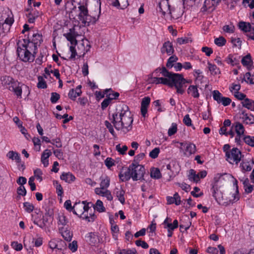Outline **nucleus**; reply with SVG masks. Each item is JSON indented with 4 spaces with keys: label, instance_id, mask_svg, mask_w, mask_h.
Returning a JSON list of instances; mask_svg holds the SVG:
<instances>
[{
    "label": "nucleus",
    "instance_id": "obj_49",
    "mask_svg": "<svg viewBox=\"0 0 254 254\" xmlns=\"http://www.w3.org/2000/svg\"><path fill=\"white\" fill-rule=\"evenodd\" d=\"M234 186L236 187V193H234V201H238L240 197L239 195V190H238V181L237 180L235 179L234 182Z\"/></svg>",
    "mask_w": 254,
    "mask_h": 254
},
{
    "label": "nucleus",
    "instance_id": "obj_58",
    "mask_svg": "<svg viewBox=\"0 0 254 254\" xmlns=\"http://www.w3.org/2000/svg\"><path fill=\"white\" fill-rule=\"evenodd\" d=\"M231 102V100L228 97H222L220 101L218 103V104L221 103L223 106H226L229 105Z\"/></svg>",
    "mask_w": 254,
    "mask_h": 254
},
{
    "label": "nucleus",
    "instance_id": "obj_9",
    "mask_svg": "<svg viewBox=\"0 0 254 254\" xmlns=\"http://www.w3.org/2000/svg\"><path fill=\"white\" fill-rule=\"evenodd\" d=\"M27 39L30 40V44L31 43L33 45L34 54L37 53V46H39L41 42L43 41L42 35L39 33H34L32 35V38L29 39L28 38Z\"/></svg>",
    "mask_w": 254,
    "mask_h": 254
},
{
    "label": "nucleus",
    "instance_id": "obj_37",
    "mask_svg": "<svg viewBox=\"0 0 254 254\" xmlns=\"http://www.w3.org/2000/svg\"><path fill=\"white\" fill-rule=\"evenodd\" d=\"M239 27L240 29L245 32L250 31L253 29V28L251 27V25L249 23L247 24L246 22L242 21L239 22Z\"/></svg>",
    "mask_w": 254,
    "mask_h": 254
},
{
    "label": "nucleus",
    "instance_id": "obj_54",
    "mask_svg": "<svg viewBox=\"0 0 254 254\" xmlns=\"http://www.w3.org/2000/svg\"><path fill=\"white\" fill-rule=\"evenodd\" d=\"M23 206L25 211L28 213L32 212L34 208L32 204L28 202H24L23 203Z\"/></svg>",
    "mask_w": 254,
    "mask_h": 254
},
{
    "label": "nucleus",
    "instance_id": "obj_24",
    "mask_svg": "<svg viewBox=\"0 0 254 254\" xmlns=\"http://www.w3.org/2000/svg\"><path fill=\"white\" fill-rule=\"evenodd\" d=\"M241 63L244 66H247V68L249 69L250 67L252 66L253 64V61L252 60L251 55L248 54L244 57L241 60Z\"/></svg>",
    "mask_w": 254,
    "mask_h": 254
},
{
    "label": "nucleus",
    "instance_id": "obj_47",
    "mask_svg": "<svg viewBox=\"0 0 254 254\" xmlns=\"http://www.w3.org/2000/svg\"><path fill=\"white\" fill-rule=\"evenodd\" d=\"M240 167L244 171H250L252 169V166L248 162H242L240 164Z\"/></svg>",
    "mask_w": 254,
    "mask_h": 254
},
{
    "label": "nucleus",
    "instance_id": "obj_59",
    "mask_svg": "<svg viewBox=\"0 0 254 254\" xmlns=\"http://www.w3.org/2000/svg\"><path fill=\"white\" fill-rule=\"evenodd\" d=\"M60 98V95L59 94L56 92L51 93V97L50 101L52 103H56Z\"/></svg>",
    "mask_w": 254,
    "mask_h": 254
},
{
    "label": "nucleus",
    "instance_id": "obj_6",
    "mask_svg": "<svg viewBox=\"0 0 254 254\" xmlns=\"http://www.w3.org/2000/svg\"><path fill=\"white\" fill-rule=\"evenodd\" d=\"M130 168L131 169L132 179L134 181L143 179L145 174V168L143 166L131 164L130 165Z\"/></svg>",
    "mask_w": 254,
    "mask_h": 254
},
{
    "label": "nucleus",
    "instance_id": "obj_25",
    "mask_svg": "<svg viewBox=\"0 0 254 254\" xmlns=\"http://www.w3.org/2000/svg\"><path fill=\"white\" fill-rule=\"evenodd\" d=\"M61 180L64 181L65 182L70 183L75 180V178L70 173H63L61 176Z\"/></svg>",
    "mask_w": 254,
    "mask_h": 254
},
{
    "label": "nucleus",
    "instance_id": "obj_18",
    "mask_svg": "<svg viewBox=\"0 0 254 254\" xmlns=\"http://www.w3.org/2000/svg\"><path fill=\"white\" fill-rule=\"evenodd\" d=\"M187 92L194 98L199 97V93L196 85H190L187 90Z\"/></svg>",
    "mask_w": 254,
    "mask_h": 254
},
{
    "label": "nucleus",
    "instance_id": "obj_15",
    "mask_svg": "<svg viewBox=\"0 0 254 254\" xmlns=\"http://www.w3.org/2000/svg\"><path fill=\"white\" fill-rule=\"evenodd\" d=\"M114 193L122 204L125 203V191L122 187H116L114 190Z\"/></svg>",
    "mask_w": 254,
    "mask_h": 254
},
{
    "label": "nucleus",
    "instance_id": "obj_23",
    "mask_svg": "<svg viewBox=\"0 0 254 254\" xmlns=\"http://www.w3.org/2000/svg\"><path fill=\"white\" fill-rule=\"evenodd\" d=\"M0 80L1 81V83L4 86L8 85L9 86L13 85L15 83L12 77L10 76H2L0 77Z\"/></svg>",
    "mask_w": 254,
    "mask_h": 254
},
{
    "label": "nucleus",
    "instance_id": "obj_55",
    "mask_svg": "<svg viewBox=\"0 0 254 254\" xmlns=\"http://www.w3.org/2000/svg\"><path fill=\"white\" fill-rule=\"evenodd\" d=\"M235 27L233 25H226L223 27L224 32L228 33H232L234 32Z\"/></svg>",
    "mask_w": 254,
    "mask_h": 254
},
{
    "label": "nucleus",
    "instance_id": "obj_62",
    "mask_svg": "<svg viewBox=\"0 0 254 254\" xmlns=\"http://www.w3.org/2000/svg\"><path fill=\"white\" fill-rule=\"evenodd\" d=\"M62 236L66 241H70L72 239V234L68 230H66L62 234Z\"/></svg>",
    "mask_w": 254,
    "mask_h": 254
},
{
    "label": "nucleus",
    "instance_id": "obj_46",
    "mask_svg": "<svg viewBox=\"0 0 254 254\" xmlns=\"http://www.w3.org/2000/svg\"><path fill=\"white\" fill-rule=\"evenodd\" d=\"M53 184L56 187L58 195L62 196V194L63 193V190L62 186L58 183L57 181H54Z\"/></svg>",
    "mask_w": 254,
    "mask_h": 254
},
{
    "label": "nucleus",
    "instance_id": "obj_7",
    "mask_svg": "<svg viewBox=\"0 0 254 254\" xmlns=\"http://www.w3.org/2000/svg\"><path fill=\"white\" fill-rule=\"evenodd\" d=\"M180 144L181 149L183 150V147H184V154L187 156H190L196 152V146L192 143L181 142Z\"/></svg>",
    "mask_w": 254,
    "mask_h": 254
},
{
    "label": "nucleus",
    "instance_id": "obj_26",
    "mask_svg": "<svg viewBox=\"0 0 254 254\" xmlns=\"http://www.w3.org/2000/svg\"><path fill=\"white\" fill-rule=\"evenodd\" d=\"M130 168V165L127 168V171L125 172L124 174H120L119 177L121 179L122 181L125 182L128 181L130 178H132L131 170Z\"/></svg>",
    "mask_w": 254,
    "mask_h": 254
},
{
    "label": "nucleus",
    "instance_id": "obj_35",
    "mask_svg": "<svg viewBox=\"0 0 254 254\" xmlns=\"http://www.w3.org/2000/svg\"><path fill=\"white\" fill-rule=\"evenodd\" d=\"M6 156L9 159L12 160H15L18 163L20 162V157L19 154L16 152L13 151H10L7 153Z\"/></svg>",
    "mask_w": 254,
    "mask_h": 254
},
{
    "label": "nucleus",
    "instance_id": "obj_38",
    "mask_svg": "<svg viewBox=\"0 0 254 254\" xmlns=\"http://www.w3.org/2000/svg\"><path fill=\"white\" fill-rule=\"evenodd\" d=\"M178 60V58L176 56H171L168 60L166 66L168 68H171L174 65V63H175Z\"/></svg>",
    "mask_w": 254,
    "mask_h": 254
},
{
    "label": "nucleus",
    "instance_id": "obj_1",
    "mask_svg": "<svg viewBox=\"0 0 254 254\" xmlns=\"http://www.w3.org/2000/svg\"><path fill=\"white\" fill-rule=\"evenodd\" d=\"M111 120L117 130L125 129L127 131L129 130L128 128L131 127L133 122L128 108L126 105L123 106L120 113L113 114Z\"/></svg>",
    "mask_w": 254,
    "mask_h": 254
},
{
    "label": "nucleus",
    "instance_id": "obj_29",
    "mask_svg": "<svg viewBox=\"0 0 254 254\" xmlns=\"http://www.w3.org/2000/svg\"><path fill=\"white\" fill-rule=\"evenodd\" d=\"M8 88L9 90L14 92L18 97H21L22 88L21 87L17 86L16 82L13 85L9 86Z\"/></svg>",
    "mask_w": 254,
    "mask_h": 254
},
{
    "label": "nucleus",
    "instance_id": "obj_14",
    "mask_svg": "<svg viewBox=\"0 0 254 254\" xmlns=\"http://www.w3.org/2000/svg\"><path fill=\"white\" fill-rule=\"evenodd\" d=\"M162 54L166 53L168 55L170 56L174 52V50L172 43L170 41L165 42L161 49Z\"/></svg>",
    "mask_w": 254,
    "mask_h": 254
},
{
    "label": "nucleus",
    "instance_id": "obj_10",
    "mask_svg": "<svg viewBox=\"0 0 254 254\" xmlns=\"http://www.w3.org/2000/svg\"><path fill=\"white\" fill-rule=\"evenodd\" d=\"M170 7V5L169 4L168 0H163L159 3L157 10L161 12L163 15H165L167 12L171 14Z\"/></svg>",
    "mask_w": 254,
    "mask_h": 254
},
{
    "label": "nucleus",
    "instance_id": "obj_41",
    "mask_svg": "<svg viewBox=\"0 0 254 254\" xmlns=\"http://www.w3.org/2000/svg\"><path fill=\"white\" fill-rule=\"evenodd\" d=\"M153 82L156 84L161 83L164 85H168V78L163 77H154Z\"/></svg>",
    "mask_w": 254,
    "mask_h": 254
},
{
    "label": "nucleus",
    "instance_id": "obj_17",
    "mask_svg": "<svg viewBox=\"0 0 254 254\" xmlns=\"http://www.w3.org/2000/svg\"><path fill=\"white\" fill-rule=\"evenodd\" d=\"M211 190L212 193V196L214 197L216 201L220 200L221 198H223L222 193L219 190V186H212Z\"/></svg>",
    "mask_w": 254,
    "mask_h": 254
},
{
    "label": "nucleus",
    "instance_id": "obj_56",
    "mask_svg": "<svg viewBox=\"0 0 254 254\" xmlns=\"http://www.w3.org/2000/svg\"><path fill=\"white\" fill-rule=\"evenodd\" d=\"M245 142L248 145L252 147L254 143V137H252L249 135L246 136L243 138Z\"/></svg>",
    "mask_w": 254,
    "mask_h": 254
},
{
    "label": "nucleus",
    "instance_id": "obj_5",
    "mask_svg": "<svg viewBox=\"0 0 254 254\" xmlns=\"http://www.w3.org/2000/svg\"><path fill=\"white\" fill-rule=\"evenodd\" d=\"M243 156L241 151L237 148H233L226 153V160L232 164L235 163L237 165Z\"/></svg>",
    "mask_w": 254,
    "mask_h": 254
},
{
    "label": "nucleus",
    "instance_id": "obj_30",
    "mask_svg": "<svg viewBox=\"0 0 254 254\" xmlns=\"http://www.w3.org/2000/svg\"><path fill=\"white\" fill-rule=\"evenodd\" d=\"M239 59L237 57H234L232 55H229L227 58H226L225 61L232 66L236 65L239 64Z\"/></svg>",
    "mask_w": 254,
    "mask_h": 254
},
{
    "label": "nucleus",
    "instance_id": "obj_11",
    "mask_svg": "<svg viewBox=\"0 0 254 254\" xmlns=\"http://www.w3.org/2000/svg\"><path fill=\"white\" fill-rule=\"evenodd\" d=\"M95 192L97 195L106 197L109 201H111L113 199L111 191L106 189H101V188H96L95 189Z\"/></svg>",
    "mask_w": 254,
    "mask_h": 254
},
{
    "label": "nucleus",
    "instance_id": "obj_43",
    "mask_svg": "<svg viewBox=\"0 0 254 254\" xmlns=\"http://www.w3.org/2000/svg\"><path fill=\"white\" fill-rule=\"evenodd\" d=\"M226 43V39L222 36L215 38L214 43L218 46L221 47L225 45Z\"/></svg>",
    "mask_w": 254,
    "mask_h": 254
},
{
    "label": "nucleus",
    "instance_id": "obj_31",
    "mask_svg": "<svg viewBox=\"0 0 254 254\" xmlns=\"http://www.w3.org/2000/svg\"><path fill=\"white\" fill-rule=\"evenodd\" d=\"M88 242L90 245L94 246L98 243V236L94 233H90L88 236Z\"/></svg>",
    "mask_w": 254,
    "mask_h": 254
},
{
    "label": "nucleus",
    "instance_id": "obj_50",
    "mask_svg": "<svg viewBox=\"0 0 254 254\" xmlns=\"http://www.w3.org/2000/svg\"><path fill=\"white\" fill-rule=\"evenodd\" d=\"M213 98L217 103L220 101L221 98L223 97L221 93L218 90H214L212 92Z\"/></svg>",
    "mask_w": 254,
    "mask_h": 254
},
{
    "label": "nucleus",
    "instance_id": "obj_53",
    "mask_svg": "<svg viewBox=\"0 0 254 254\" xmlns=\"http://www.w3.org/2000/svg\"><path fill=\"white\" fill-rule=\"evenodd\" d=\"M222 179V175H221L220 174H216L213 178V183H212V186H214V185H216V186H218V183L219 182L221 181Z\"/></svg>",
    "mask_w": 254,
    "mask_h": 254
},
{
    "label": "nucleus",
    "instance_id": "obj_2",
    "mask_svg": "<svg viewBox=\"0 0 254 254\" xmlns=\"http://www.w3.org/2000/svg\"><path fill=\"white\" fill-rule=\"evenodd\" d=\"M154 72H160L163 76L168 77V85L171 87L174 86L178 93L183 94L184 93L183 86L187 82V80L184 78L182 74L170 72L165 67L157 68Z\"/></svg>",
    "mask_w": 254,
    "mask_h": 254
},
{
    "label": "nucleus",
    "instance_id": "obj_39",
    "mask_svg": "<svg viewBox=\"0 0 254 254\" xmlns=\"http://www.w3.org/2000/svg\"><path fill=\"white\" fill-rule=\"evenodd\" d=\"M58 219V224L59 225H61L63 226H65L68 222L67 219L63 214H59Z\"/></svg>",
    "mask_w": 254,
    "mask_h": 254
},
{
    "label": "nucleus",
    "instance_id": "obj_27",
    "mask_svg": "<svg viewBox=\"0 0 254 254\" xmlns=\"http://www.w3.org/2000/svg\"><path fill=\"white\" fill-rule=\"evenodd\" d=\"M243 107L249 110L254 111V101L249 98H246L242 102Z\"/></svg>",
    "mask_w": 254,
    "mask_h": 254
},
{
    "label": "nucleus",
    "instance_id": "obj_16",
    "mask_svg": "<svg viewBox=\"0 0 254 254\" xmlns=\"http://www.w3.org/2000/svg\"><path fill=\"white\" fill-rule=\"evenodd\" d=\"M150 102V98L145 97L142 99L141 103V113L143 117H145L147 113L148 107Z\"/></svg>",
    "mask_w": 254,
    "mask_h": 254
},
{
    "label": "nucleus",
    "instance_id": "obj_4",
    "mask_svg": "<svg viewBox=\"0 0 254 254\" xmlns=\"http://www.w3.org/2000/svg\"><path fill=\"white\" fill-rule=\"evenodd\" d=\"M30 40L23 39L17 42V53L20 59L24 62H32L35 59L34 48L29 45Z\"/></svg>",
    "mask_w": 254,
    "mask_h": 254
},
{
    "label": "nucleus",
    "instance_id": "obj_61",
    "mask_svg": "<svg viewBox=\"0 0 254 254\" xmlns=\"http://www.w3.org/2000/svg\"><path fill=\"white\" fill-rule=\"evenodd\" d=\"M116 150L121 154H126V151L127 150V147L126 145L123 146L122 147H121L120 144H118L116 147Z\"/></svg>",
    "mask_w": 254,
    "mask_h": 254
},
{
    "label": "nucleus",
    "instance_id": "obj_42",
    "mask_svg": "<svg viewBox=\"0 0 254 254\" xmlns=\"http://www.w3.org/2000/svg\"><path fill=\"white\" fill-rule=\"evenodd\" d=\"M38 82L37 87L39 88L45 89L47 87V85L46 81L41 76H39L38 77Z\"/></svg>",
    "mask_w": 254,
    "mask_h": 254
},
{
    "label": "nucleus",
    "instance_id": "obj_21",
    "mask_svg": "<svg viewBox=\"0 0 254 254\" xmlns=\"http://www.w3.org/2000/svg\"><path fill=\"white\" fill-rule=\"evenodd\" d=\"M214 0H205L203 6L201 8L202 11H206L208 10H213L215 4Z\"/></svg>",
    "mask_w": 254,
    "mask_h": 254
},
{
    "label": "nucleus",
    "instance_id": "obj_44",
    "mask_svg": "<svg viewBox=\"0 0 254 254\" xmlns=\"http://www.w3.org/2000/svg\"><path fill=\"white\" fill-rule=\"evenodd\" d=\"M208 64L209 70L211 72V74L216 75L220 73L219 69L217 67L216 65L211 64L209 63H208Z\"/></svg>",
    "mask_w": 254,
    "mask_h": 254
},
{
    "label": "nucleus",
    "instance_id": "obj_45",
    "mask_svg": "<svg viewBox=\"0 0 254 254\" xmlns=\"http://www.w3.org/2000/svg\"><path fill=\"white\" fill-rule=\"evenodd\" d=\"M145 157V154L144 153H140L135 156L134 158L133 162L131 164L135 165H139V163Z\"/></svg>",
    "mask_w": 254,
    "mask_h": 254
},
{
    "label": "nucleus",
    "instance_id": "obj_57",
    "mask_svg": "<svg viewBox=\"0 0 254 254\" xmlns=\"http://www.w3.org/2000/svg\"><path fill=\"white\" fill-rule=\"evenodd\" d=\"M177 43L180 45L187 44L189 42H191L192 40L190 38L184 37V38H179L177 40Z\"/></svg>",
    "mask_w": 254,
    "mask_h": 254
},
{
    "label": "nucleus",
    "instance_id": "obj_3",
    "mask_svg": "<svg viewBox=\"0 0 254 254\" xmlns=\"http://www.w3.org/2000/svg\"><path fill=\"white\" fill-rule=\"evenodd\" d=\"M100 11L98 13H100ZM69 17L75 19V16H78V18L82 23V26L89 25L90 23L94 24L98 20L99 17V13L97 16H91L88 14L87 8L85 5H80L76 8L75 6L72 8L70 12Z\"/></svg>",
    "mask_w": 254,
    "mask_h": 254
},
{
    "label": "nucleus",
    "instance_id": "obj_60",
    "mask_svg": "<svg viewBox=\"0 0 254 254\" xmlns=\"http://www.w3.org/2000/svg\"><path fill=\"white\" fill-rule=\"evenodd\" d=\"M105 164L108 168L110 169L111 167L115 165V161L112 158L108 157L105 160Z\"/></svg>",
    "mask_w": 254,
    "mask_h": 254
},
{
    "label": "nucleus",
    "instance_id": "obj_32",
    "mask_svg": "<svg viewBox=\"0 0 254 254\" xmlns=\"http://www.w3.org/2000/svg\"><path fill=\"white\" fill-rule=\"evenodd\" d=\"M150 176L152 178L159 179L161 178L162 175L158 168L153 167L151 169Z\"/></svg>",
    "mask_w": 254,
    "mask_h": 254
},
{
    "label": "nucleus",
    "instance_id": "obj_8",
    "mask_svg": "<svg viewBox=\"0 0 254 254\" xmlns=\"http://www.w3.org/2000/svg\"><path fill=\"white\" fill-rule=\"evenodd\" d=\"M46 213L43 216V223L42 224L39 225L40 228H43L45 227L47 224H50V223H52L54 219V212L52 210L49 209L48 210L46 209Z\"/></svg>",
    "mask_w": 254,
    "mask_h": 254
},
{
    "label": "nucleus",
    "instance_id": "obj_20",
    "mask_svg": "<svg viewBox=\"0 0 254 254\" xmlns=\"http://www.w3.org/2000/svg\"><path fill=\"white\" fill-rule=\"evenodd\" d=\"M52 152L50 150L46 149L42 153L41 156V162L44 167H47L49 165V157L51 155Z\"/></svg>",
    "mask_w": 254,
    "mask_h": 254
},
{
    "label": "nucleus",
    "instance_id": "obj_52",
    "mask_svg": "<svg viewBox=\"0 0 254 254\" xmlns=\"http://www.w3.org/2000/svg\"><path fill=\"white\" fill-rule=\"evenodd\" d=\"M177 131V125L176 123H173L171 127L169 129L168 134L169 136L174 135Z\"/></svg>",
    "mask_w": 254,
    "mask_h": 254
},
{
    "label": "nucleus",
    "instance_id": "obj_22",
    "mask_svg": "<svg viewBox=\"0 0 254 254\" xmlns=\"http://www.w3.org/2000/svg\"><path fill=\"white\" fill-rule=\"evenodd\" d=\"M232 127H234L235 131L238 135H243L244 134L245 128L241 123L236 122L232 126Z\"/></svg>",
    "mask_w": 254,
    "mask_h": 254
},
{
    "label": "nucleus",
    "instance_id": "obj_12",
    "mask_svg": "<svg viewBox=\"0 0 254 254\" xmlns=\"http://www.w3.org/2000/svg\"><path fill=\"white\" fill-rule=\"evenodd\" d=\"M84 203H86V201H83L82 202H76L73 206L72 211L73 213L77 215H80V217H82L84 215V213L83 212Z\"/></svg>",
    "mask_w": 254,
    "mask_h": 254
},
{
    "label": "nucleus",
    "instance_id": "obj_28",
    "mask_svg": "<svg viewBox=\"0 0 254 254\" xmlns=\"http://www.w3.org/2000/svg\"><path fill=\"white\" fill-rule=\"evenodd\" d=\"M188 179L190 181L198 183L199 181V174H196V172L193 169H190L189 171Z\"/></svg>",
    "mask_w": 254,
    "mask_h": 254
},
{
    "label": "nucleus",
    "instance_id": "obj_36",
    "mask_svg": "<svg viewBox=\"0 0 254 254\" xmlns=\"http://www.w3.org/2000/svg\"><path fill=\"white\" fill-rule=\"evenodd\" d=\"M109 92H113L111 89H107L105 90V94H106V97L110 99L111 101L113 99H117L119 96L118 92H115L114 93H108Z\"/></svg>",
    "mask_w": 254,
    "mask_h": 254
},
{
    "label": "nucleus",
    "instance_id": "obj_48",
    "mask_svg": "<svg viewBox=\"0 0 254 254\" xmlns=\"http://www.w3.org/2000/svg\"><path fill=\"white\" fill-rule=\"evenodd\" d=\"M119 4L117 6H114L118 8L124 9L128 5V0H118Z\"/></svg>",
    "mask_w": 254,
    "mask_h": 254
},
{
    "label": "nucleus",
    "instance_id": "obj_51",
    "mask_svg": "<svg viewBox=\"0 0 254 254\" xmlns=\"http://www.w3.org/2000/svg\"><path fill=\"white\" fill-rule=\"evenodd\" d=\"M159 152V148L156 147L150 151V152L149 153V157L152 159H155L158 156Z\"/></svg>",
    "mask_w": 254,
    "mask_h": 254
},
{
    "label": "nucleus",
    "instance_id": "obj_33",
    "mask_svg": "<svg viewBox=\"0 0 254 254\" xmlns=\"http://www.w3.org/2000/svg\"><path fill=\"white\" fill-rule=\"evenodd\" d=\"M93 206L94 208V212L95 211V210H97L99 212L105 211V208L103 206V203L102 201L100 200H97L95 204H93Z\"/></svg>",
    "mask_w": 254,
    "mask_h": 254
},
{
    "label": "nucleus",
    "instance_id": "obj_40",
    "mask_svg": "<svg viewBox=\"0 0 254 254\" xmlns=\"http://www.w3.org/2000/svg\"><path fill=\"white\" fill-rule=\"evenodd\" d=\"M82 218L83 219H85L87 222H93L95 220L96 216L94 214V212L92 213V212H91L89 213V215H88L87 213L84 214V215H83V216H82Z\"/></svg>",
    "mask_w": 254,
    "mask_h": 254
},
{
    "label": "nucleus",
    "instance_id": "obj_63",
    "mask_svg": "<svg viewBox=\"0 0 254 254\" xmlns=\"http://www.w3.org/2000/svg\"><path fill=\"white\" fill-rule=\"evenodd\" d=\"M234 96L238 100H245L246 95L244 94V93H242L241 92H240L239 91L238 92H234Z\"/></svg>",
    "mask_w": 254,
    "mask_h": 254
},
{
    "label": "nucleus",
    "instance_id": "obj_19",
    "mask_svg": "<svg viewBox=\"0 0 254 254\" xmlns=\"http://www.w3.org/2000/svg\"><path fill=\"white\" fill-rule=\"evenodd\" d=\"M242 116L240 118L243 122L246 124H252L254 123V117L252 115L249 116L245 111L242 112Z\"/></svg>",
    "mask_w": 254,
    "mask_h": 254
},
{
    "label": "nucleus",
    "instance_id": "obj_13",
    "mask_svg": "<svg viewBox=\"0 0 254 254\" xmlns=\"http://www.w3.org/2000/svg\"><path fill=\"white\" fill-rule=\"evenodd\" d=\"M77 34L75 32L74 28H71L69 29V32L66 34H64V36L66 37L67 40L69 41L71 45H76L77 41L76 40V37Z\"/></svg>",
    "mask_w": 254,
    "mask_h": 254
},
{
    "label": "nucleus",
    "instance_id": "obj_34",
    "mask_svg": "<svg viewBox=\"0 0 254 254\" xmlns=\"http://www.w3.org/2000/svg\"><path fill=\"white\" fill-rule=\"evenodd\" d=\"M101 182L100 183V188L101 189H106L110 185V179L107 176L101 177Z\"/></svg>",
    "mask_w": 254,
    "mask_h": 254
},
{
    "label": "nucleus",
    "instance_id": "obj_64",
    "mask_svg": "<svg viewBox=\"0 0 254 254\" xmlns=\"http://www.w3.org/2000/svg\"><path fill=\"white\" fill-rule=\"evenodd\" d=\"M135 244L138 247H141L143 249H147L149 246L147 243L144 241L138 240L135 241Z\"/></svg>",
    "mask_w": 254,
    "mask_h": 254
}]
</instances>
